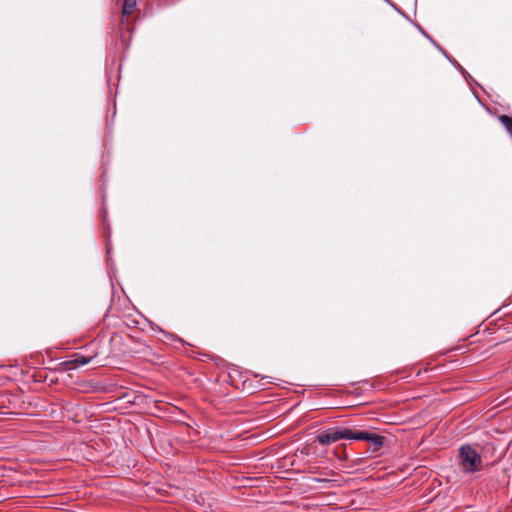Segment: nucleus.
<instances>
[{"label": "nucleus", "mask_w": 512, "mask_h": 512, "mask_svg": "<svg viewBox=\"0 0 512 512\" xmlns=\"http://www.w3.org/2000/svg\"><path fill=\"white\" fill-rule=\"evenodd\" d=\"M307 472L311 473V474H320V472H322V471L319 469L318 466L310 465L307 468Z\"/></svg>", "instance_id": "nucleus-9"}, {"label": "nucleus", "mask_w": 512, "mask_h": 512, "mask_svg": "<svg viewBox=\"0 0 512 512\" xmlns=\"http://www.w3.org/2000/svg\"><path fill=\"white\" fill-rule=\"evenodd\" d=\"M136 7V0H124L122 6L123 16H129Z\"/></svg>", "instance_id": "nucleus-7"}, {"label": "nucleus", "mask_w": 512, "mask_h": 512, "mask_svg": "<svg viewBox=\"0 0 512 512\" xmlns=\"http://www.w3.org/2000/svg\"><path fill=\"white\" fill-rule=\"evenodd\" d=\"M354 431L346 427H333L320 431L316 440L322 445H330L341 439L353 440Z\"/></svg>", "instance_id": "nucleus-2"}, {"label": "nucleus", "mask_w": 512, "mask_h": 512, "mask_svg": "<svg viewBox=\"0 0 512 512\" xmlns=\"http://www.w3.org/2000/svg\"><path fill=\"white\" fill-rule=\"evenodd\" d=\"M353 440L367 441L371 444L374 451L379 450L385 441V437L376 433H370L367 431H354Z\"/></svg>", "instance_id": "nucleus-3"}, {"label": "nucleus", "mask_w": 512, "mask_h": 512, "mask_svg": "<svg viewBox=\"0 0 512 512\" xmlns=\"http://www.w3.org/2000/svg\"><path fill=\"white\" fill-rule=\"evenodd\" d=\"M459 465L466 474H473L483 469L482 457L470 445H462L459 448Z\"/></svg>", "instance_id": "nucleus-1"}, {"label": "nucleus", "mask_w": 512, "mask_h": 512, "mask_svg": "<svg viewBox=\"0 0 512 512\" xmlns=\"http://www.w3.org/2000/svg\"><path fill=\"white\" fill-rule=\"evenodd\" d=\"M268 379H271V377H269V376H263V377L261 378V380H262V381H263V380H268Z\"/></svg>", "instance_id": "nucleus-10"}, {"label": "nucleus", "mask_w": 512, "mask_h": 512, "mask_svg": "<svg viewBox=\"0 0 512 512\" xmlns=\"http://www.w3.org/2000/svg\"><path fill=\"white\" fill-rule=\"evenodd\" d=\"M339 476L335 471L326 469L317 474V476L311 477L310 481L315 483L323 484L325 488H333L339 486L338 480L335 478Z\"/></svg>", "instance_id": "nucleus-4"}, {"label": "nucleus", "mask_w": 512, "mask_h": 512, "mask_svg": "<svg viewBox=\"0 0 512 512\" xmlns=\"http://www.w3.org/2000/svg\"><path fill=\"white\" fill-rule=\"evenodd\" d=\"M499 122L505 127L509 134H512V117L502 114L498 116Z\"/></svg>", "instance_id": "nucleus-8"}, {"label": "nucleus", "mask_w": 512, "mask_h": 512, "mask_svg": "<svg viewBox=\"0 0 512 512\" xmlns=\"http://www.w3.org/2000/svg\"><path fill=\"white\" fill-rule=\"evenodd\" d=\"M96 355L85 356L80 353H74L71 359L66 362L69 369H75L90 363Z\"/></svg>", "instance_id": "nucleus-5"}, {"label": "nucleus", "mask_w": 512, "mask_h": 512, "mask_svg": "<svg viewBox=\"0 0 512 512\" xmlns=\"http://www.w3.org/2000/svg\"><path fill=\"white\" fill-rule=\"evenodd\" d=\"M161 332L163 334L162 341L165 342V343H172V344L179 343L181 345H185L186 344V342L183 339L179 338L178 336H176V335H174L172 333H169V332H166V331H161Z\"/></svg>", "instance_id": "nucleus-6"}]
</instances>
